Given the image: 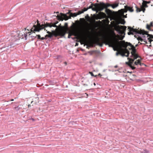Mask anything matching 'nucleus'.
<instances>
[{
    "label": "nucleus",
    "instance_id": "f257e3e1",
    "mask_svg": "<svg viewBox=\"0 0 153 153\" xmlns=\"http://www.w3.org/2000/svg\"><path fill=\"white\" fill-rule=\"evenodd\" d=\"M102 39L109 46L113 48L114 51H117L116 55H120L122 56H128L130 53L129 51L127 49L122 48L121 46L120 47V44L119 41H117L115 37L113 39H111L108 36L104 35Z\"/></svg>",
    "mask_w": 153,
    "mask_h": 153
},
{
    "label": "nucleus",
    "instance_id": "f03ea898",
    "mask_svg": "<svg viewBox=\"0 0 153 153\" xmlns=\"http://www.w3.org/2000/svg\"><path fill=\"white\" fill-rule=\"evenodd\" d=\"M120 46L124 48L128 49L129 50H131V58H128V62H126V64L127 65L131 68L134 70L135 68L132 65L134 60L137 59L138 57V56L136 53V50L135 48V47L131 43L128 42H125V41L123 40L119 41Z\"/></svg>",
    "mask_w": 153,
    "mask_h": 153
},
{
    "label": "nucleus",
    "instance_id": "7ed1b4c3",
    "mask_svg": "<svg viewBox=\"0 0 153 153\" xmlns=\"http://www.w3.org/2000/svg\"><path fill=\"white\" fill-rule=\"evenodd\" d=\"M72 35L76 36L78 39L82 40L87 44H88L91 46H93V45L96 44L101 46L102 44L100 42V39L98 37H97L96 39L92 41L88 42L83 37L82 34L75 30H73L70 31L68 33V38Z\"/></svg>",
    "mask_w": 153,
    "mask_h": 153
},
{
    "label": "nucleus",
    "instance_id": "20e7f679",
    "mask_svg": "<svg viewBox=\"0 0 153 153\" xmlns=\"http://www.w3.org/2000/svg\"><path fill=\"white\" fill-rule=\"evenodd\" d=\"M104 5L102 4V2H100L99 4L96 3L94 4H91L90 6L88 8L89 9H92L94 11H96L97 12L98 11H101L103 10H102V5Z\"/></svg>",
    "mask_w": 153,
    "mask_h": 153
},
{
    "label": "nucleus",
    "instance_id": "39448f33",
    "mask_svg": "<svg viewBox=\"0 0 153 153\" xmlns=\"http://www.w3.org/2000/svg\"><path fill=\"white\" fill-rule=\"evenodd\" d=\"M128 29L129 31V32L128 33V35H130L131 34L134 35V33H138L143 34H148L147 32L144 30H139L137 29H134L130 27H128Z\"/></svg>",
    "mask_w": 153,
    "mask_h": 153
},
{
    "label": "nucleus",
    "instance_id": "423d86ee",
    "mask_svg": "<svg viewBox=\"0 0 153 153\" xmlns=\"http://www.w3.org/2000/svg\"><path fill=\"white\" fill-rule=\"evenodd\" d=\"M126 26H120L118 25L116 27V30L118 32L120 36L119 38L120 40H122L124 37V36H123V34H124V31L126 30Z\"/></svg>",
    "mask_w": 153,
    "mask_h": 153
},
{
    "label": "nucleus",
    "instance_id": "0eeeda50",
    "mask_svg": "<svg viewBox=\"0 0 153 153\" xmlns=\"http://www.w3.org/2000/svg\"><path fill=\"white\" fill-rule=\"evenodd\" d=\"M51 33L53 34V35L55 37L58 36H63L65 33V31L63 29H60L58 30L56 28L55 30H52Z\"/></svg>",
    "mask_w": 153,
    "mask_h": 153
},
{
    "label": "nucleus",
    "instance_id": "6e6552de",
    "mask_svg": "<svg viewBox=\"0 0 153 153\" xmlns=\"http://www.w3.org/2000/svg\"><path fill=\"white\" fill-rule=\"evenodd\" d=\"M56 23H49L48 22H46V23H45L44 24H42L41 25V26L39 29H38L36 31L39 32L40 30L44 29L45 30H46V29L45 28L49 27H57V26L56 25Z\"/></svg>",
    "mask_w": 153,
    "mask_h": 153
},
{
    "label": "nucleus",
    "instance_id": "1a4fd4ad",
    "mask_svg": "<svg viewBox=\"0 0 153 153\" xmlns=\"http://www.w3.org/2000/svg\"><path fill=\"white\" fill-rule=\"evenodd\" d=\"M128 10L130 12H133L134 11L132 7L125 6V9H121L120 10H118V12L121 16H122L123 15L124 13L127 12Z\"/></svg>",
    "mask_w": 153,
    "mask_h": 153
},
{
    "label": "nucleus",
    "instance_id": "9d476101",
    "mask_svg": "<svg viewBox=\"0 0 153 153\" xmlns=\"http://www.w3.org/2000/svg\"><path fill=\"white\" fill-rule=\"evenodd\" d=\"M102 4H103L102 5V10H103L104 8H108V7L111 6L113 8H114L117 7L119 5V3H116L113 4H110L108 3L105 4L103 2H102Z\"/></svg>",
    "mask_w": 153,
    "mask_h": 153
},
{
    "label": "nucleus",
    "instance_id": "9b49d317",
    "mask_svg": "<svg viewBox=\"0 0 153 153\" xmlns=\"http://www.w3.org/2000/svg\"><path fill=\"white\" fill-rule=\"evenodd\" d=\"M57 17L59 20L62 21L63 19L67 20L68 19H71L70 15L69 16H68L67 15L62 13H60V15H57Z\"/></svg>",
    "mask_w": 153,
    "mask_h": 153
},
{
    "label": "nucleus",
    "instance_id": "f8f14e48",
    "mask_svg": "<svg viewBox=\"0 0 153 153\" xmlns=\"http://www.w3.org/2000/svg\"><path fill=\"white\" fill-rule=\"evenodd\" d=\"M14 35L12 36V40L13 41L15 42L16 40L20 39H19V31L15 32L14 34Z\"/></svg>",
    "mask_w": 153,
    "mask_h": 153
},
{
    "label": "nucleus",
    "instance_id": "ddd939ff",
    "mask_svg": "<svg viewBox=\"0 0 153 153\" xmlns=\"http://www.w3.org/2000/svg\"><path fill=\"white\" fill-rule=\"evenodd\" d=\"M97 19H102L106 18L107 16L106 14L103 12H100L98 14L97 16Z\"/></svg>",
    "mask_w": 153,
    "mask_h": 153
},
{
    "label": "nucleus",
    "instance_id": "4468645a",
    "mask_svg": "<svg viewBox=\"0 0 153 153\" xmlns=\"http://www.w3.org/2000/svg\"><path fill=\"white\" fill-rule=\"evenodd\" d=\"M37 25H34L33 27L31 28L32 31H36V30H37L39 28V27L41 26V25L40 23H39V22L38 20H37Z\"/></svg>",
    "mask_w": 153,
    "mask_h": 153
},
{
    "label": "nucleus",
    "instance_id": "2eb2a0df",
    "mask_svg": "<svg viewBox=\"0 0 153 153\" xmlns=\"http://www.w3.org/2000/svg\"><path fill=\"white\" fill-rule=\"evenodd\" d=\"M19 39H22L24 38L25 39H27L26 37L27 36V34H25V33L23 32L21 33L19 31Z\"/></svg>",
    "mask_w": 153,
    "mask_h": 153
},
{
    "label": "nucleus",
    "instance_id": "dca6fc26",
    "mask_svg": "<svg viewBox=\"0 0 153 153\" xmlns=\"http://www.w3.org/2000/svg\"><path fill=\"white\" fill-rule=\"evenodd\" d=\"M125 23V21L124 19L122 18L120 19L117 22V24H121L123 25H124Z\"/></svg>",
    "mask_w": 153,
    "mask_h": 153
},
{
    "label": "nucleus",
    "instance_id": "f3484780",
    "mask_svg": "<svg viewBox=\"0 0 153 153\" xmlns=\"http://www.w3.org/2000/svg\"><path fill=\"white\" fill-rule=\"evenodd\" d=\"M68 13V14L70 13V15L71 18V17H76L77 15H78L77 13H72L69 12V13Z\"/></svg>",
    "mask_w": 153,
    "mask_h": 153
},
{
    "label": "nucleus",
    "instance_id": "a211bd4d",
    "mask_svg": "<svg viewBox=\"0 0 153 153\" xmlns=\"http://www.w3.org/2000/svg\"><path fill=\"white\" fill-rule=\"evenodd\" d=\"M105 9V12L108 15H110L111 13V10L109 9H107V8Z\"/></svg>",
    "mask_w": 153,
    "mask_h": 153
},
{
    "label": "nucleus",
    "instance_id": "6ab92c4d",
    "mask_svg": "<svg viewBox=\"0 0 153 153\" xmlns=\"http://www.w3.org/2000/svg\"><path fill=\"white\" fill-rule=\"evenodd\" d=\"M149 35L147 36V37H148V36H149V37L148 38V39L149 40V42H151V41H152V40L151 39H153V35H150L148 34Z\"/></svg>",
    "mask_w": 153,
    "mask_h": 153
},
{
    "label": "nucleus",
    "instance_id": "aec40b11",
    "mask_svg": "<svg viewBox=\"0 0 153 153\" xmlns=\"http://www.w3.org/2000/svg\"><path fill=\"white\" fill-rule=\"evenodd\" d=\"M147 4V1H143L142 5L145 8L147 7H148V6Z\"/></svg>",
    "mask_w": 153,
    "mask_h": 153
},
{
    "label": "nucleus",
    "instance_id": "412c9836",
    "mask_svg": "<svg viewBox=\"0 0 153 153\" xmlns=\"http://www.w3.org/2000/svg\"><path fill=\"white\" fill-rule=\"evenodd\" d=\"M140 62H141L140 60L139 59L137 60L134 62V64L136 65H140Z\"/></svg>",
    "mask_w": 153,
    "mask_h": 153
},
{
    "label": "nucleus",
    "instance_id": "4be33fe9",
    "mask_svg": "<svg viewBox=\"0 0 153 153\" xmlns=\"http://www.w3.org/2000/svg\"><path fill=\"white\" fill-rule=\"evenodd\" d=\"M28 32H26L25 33V34H27V36H29L30 35L31 33H33L34 31H32V30H31V31L30 32L29 30H28Z\"/></svg>",
    "mask_w": 153,
    "mask_h": 153
},
{
    "label": "nucleus",
    "instance_id": "5701e85b",
    "mask_svg": "<svg viewBox=\"0 0 153 153\" xmlns=\"http://www.w3.org/2000/svg\"><path fill=\"white\" fill-rule=\"evenodd\" d=\"M46 31H47V33L48 34L49 36H50V38H51L53 36V34H52L51 32H50L49 31H47V30H46Z\"/></svg>",
    "mask_w": 153,
    "mask_h": 153
},
{
    "label": "nucleus",
    "instance_id": "b1692460",
    "mask_svg": "<svg viewBox=\"0 0 153 153\" xmlns=\"http://www.w3.org/2000/svg\"><path fill=\"white\" fill-rule=\"evenodd\" d=\"M140 10L141 11H142L143 12H144L146 10L145 7L142 5L140 6Z\"/></svg>",
    "mask_w": 153,
    "mask_h": 153
},
{
    "label": "nucleus",
    "instance_id": "393cba45",
    "mask_svg": "<svg viewBox=\"0 0 153 153\" xmlns=\"http://www.w3.org/2000/svg\"><path fill=\"white\" fill-rule=\"evenodd\" d=\"M138 39L139 41H140L141 42H142L143 41V43H142V44H145V43H147L145 41H144L143 39L141 38H138Z\"/></svg>",
    "mask_w": 153,
    "mask_h": 153
},
{
    "label": "nucleus",
    "instance_id": "a878e982",
    "mask_svg": "<svg viewBox=\"0 0 153 153\" xmlns=\"http://www.w3.org/2000/svg\"><path fill=\"white\" fill-rule=\"evenodd\" d=\"M136 7V11L137 12H140L141 11V10H140V8H139L138 7Z\"/></svg>",
    "mask_w": 153,
    "mask_h": 153
},
{
    "label": "nucleus",
    "instance_id": "bb28decb",
    "mask_svg": "<svg viewBox=\"0 0 153 153\" xmlns=\"http://www.w3.org/2000/svg\"><path fill=\"white\" fill-rule=\"evenodd\" d=\"M84 12H83V10H81V11H79L78 12H77V13H78V15H79L81 13H83Z\"/></svg>",
    "mask_w": 153,
    "mask_h": 153
},
{
    "label": "nucleus",
    "instance_id": "cd10ccee",
    "mask_svg": "<svg viewBox=\"0 0 153 153\" xmlns=\"http://www.w3.org/2000/svg\"><path fill=\"white\" fill-rule=\"evenodd\" d=\"M151 27L149 25L147 24L146 25V28L149 30L150 29V27Z\"/></svg>",
    "mask_w": 153,
    "mask_h": 153
},
{
    "label": "nucleus",
    "instance_id": "c85d7f7f",
    "mask_svg": "<svg viewBox=\"0 0 153 153\" xmlns=\"http://www.w3.org/2000/svg\"><path fill=\"white\" fill-rule=\"evenodd\" d=\"M89 73L91 74V76H94L96 77L97 76V75H96L95 76L93 74L92 72H89Z\"/></svg>",
    "mask_w": 153,
    "mask_h": 153
},
{
    "label": "nucleus",
    "instance_id": "c756f323",
    "mask_svg": "<svg viewBox=\"0 0 153 153\" xmlns=\"http://www.w3.org/2000/svg\"><path fill=\"white\" fill-rule=\"evenodd\" d=\"M88 9V8H85L84 7V9L82 10L83 12H84L85 11H86Z\"/></svg>",
    "mask_w": 153,
    "mask_h": 153
},
{
    "label": "nucleus",
    "instance_id": "7c9ffc66",
    "mask_svg": "<svg viewBox=\"0 0 153 153\" xmlns=\"http://www.w3.org/2000/svg\"><path fill=\"white\" fill-rule=\"evenodd\" d=\"M9 45H8V44H5L4 47L3 48H8L9 47Z\"/></svg>",
    "mask_w": 153,
    "mask_h": 153
},
{
    "label": "nucleus",
    "instance_id": "2f4dec72",
    "mask_svg": "<svg viewBox=\"0 0 153 153\" xmlns=\"http://www.w3.org/2000/svg\"><path fill=\"white\" fill-rule=\"evenodd\" d=\"M148 151L146 150H144V151L141 152V153H148Z\"/></svg>",
    "mask_w": 153,
    "mask_h": 153
},
{
    "label": "nucleus",
    "instance_id": "473e14b6",
    "mask_svg": "<svg viewBox=\"0 0 153 153\" xmlns=\"http://www.w3.org/2000/svg\"><path fill=\"white\" fill-rule=\"evenodd\" d=\"M36 36H37L38 39H40L41 37L39 35H36Z\"/></svg>",
    "mask_w": 153,
    "mask_h": 153
},
{
    "label": "nucleus",
    "instance_id": "72a5a7b5",
    "mask_svg": "<svg viewBox=\"0 0 153 153\" xmlns=\"http://www.w3.org/2000/svg\"><path fill=\"white\" fill-rule=\"evenodd\" d=\"M153 22H151L150 25H149L151 27H152L153 26Z\"/></svg>",
    "mask_w": 153,
    "mask_h": 153
},
{
    "label": "nucleus",
    "instance_id": "f704fd0d",
    "mask_svg": "<svg viewBox=\"0 0 153 153\" xmlns=\"http://www.w3.org/2000/svg\"><path fill=\"white\" fill-rule=\"evenodd\" d=\"M47 38H45V37H41L40 39L43 40L45 39H46Z\"/></svg>",
    "mask_w": 153,
    "mask_h": 153
},
{
    "label": "nucleus",
    "instance_id": "c9c22d12",
    "mask_svg": "<svg viewBox=\"0 0 153 153\" xmlns=\"http://www.w3.org/2000/svg\"><path fill=\"white\" fill-rule=\"evenodd\" d=\"M140 66H143V65H144V66H145V65H144L143 63H141V62L140 63Z\"/></svg>",
    "mask_w": 153,
    "mask_h": 153
},
{
    "label": "nucleus",
    "instance_id": "e433bc0d",
    "mask_svg": "<svg viewBox=\"0 0 153 153\" xmlns=\"http://www.w3.org/2000/svg\"><path fill=\"white\" fill-rule=\"evenodd\" d=\"M50 36H49V34H47L46 35L45 37V38H46L47 37H49V38H50Z\"/></svg>",
    "mask_w": 153,
    "mask_h": 153
},
{
    "label": "nucleus",
    "instance_id": "4c0bfd02",
    "mask_svg": "<svg viewBox=\"0 0 153 153\" xmlns=\"http://www.w3.org/2000/svg\"><path fill=\"white\" fill-rule=\"evenodd\" d=\"M30 120H32V121H35L36 120L35 119H34L33 118H31V119H30Z\"/></svg>",
    "mask_w": 153,
    "mask_h": 153
},
{
    "label": "nucleus",
    "instance_id": "58836bf2",
    "mask_svg": "<svg viewBox=\"0 0 153 153\" xmlns=\"http://www.w3.org/2000/svg\"><path fill=\"white\" fill-rule=\"evenodd\" d=\"M138 45H139L138 44H136L135 45V46L134 47H135V48L136 47L138 46Z\"/></svg>",
    "mask_w": 153,
    "mask_h": 153
},
{
    "label": "nucleus",
    "instance_id": "ea45409f",
    "mask_svg": "<svg viewBox=\"0 0 153 153\" xmlns=\"http://www.w3.org/2000/svg\"><path fill=\"white\" fill-rule=\"evenodd\" d=\"M98 75L100 76V77H101V76H102V75H101L100 73H99Z\"/></svg>",
    "mask_w": 153,
    "mask_h": 153
},
{
    "label": "nucleus",
    "instance_id": "a19ab883",
    "mask_svg": "<svg viewBox=\"0 0 153 153\" xmlns=\"http://www.w3.org/2000/svg\"><path fill=\"white\" fill-rule=\"evenodd\" d=\"M142 44V43H140V42H138V45H139V44H140V45H141V44Z\"/></svg>",
    "mask_w": 153,
    "mask_h": 153
},
{
    "label": "nucleus",
    "instance_id": "79ce46f5",
    "mask_svg": "<svg viewBox=\"0 0 153 153\" xmlns=\"http://www.w3.org/2000/svg\"><path fill=\"white\" fill-rule=\"evenodd\" d=\"M31 105H30L29 104L28 105V108H29L30 107Z\"/></svg>",
    "mask_w": 153,
    "mask_h": 153
},
{
    "label": "nucleus",
    "instance_id": "37998d69",
    "mask_svg": "<svg viewBox=\"0 0 153 153\" xmlns=\"http://www.w3.org/2000/svg\"><path fill=\"white\" fill-rule=\"evenodd\" d=\"M78 45V43H76L75 46H77Z\"/></svg>",
    "mask_w": 153,
    "mask_h": 153
},
{
    "label": "nucleus",
    "instance_id": "c03bdc74",
    "mask_svg": "<svg viewBox=\"0 0 153 153\" xmlns=\"http://www.w3.org/2000/svg\"><path fill=\"white\" fill-rule=\"evenodd\" d=\"M124 17H125V18H126L127 17L126 15V16L124 15Z\"/></svg>",
    "mask_w": 153,
    "mask_h": 153
},
{
    "label": "nucleus",
    "instance_id": "a18cd8bd",
    "mask_svg": "<svg viewBox=\"0 0 153 153\" xmlns=\"http://www.w3.org/2000/svg\"><path fill=\"white\" fill-rule=\"evenodd\" d=\"M150 3L149 1H147V4H148Z\"/></svg>",
    "mask_w": 153,
    "mask_h": 153
},
{
    "label": "nucleus",
    "instance_id": "49530a36",
    "mask_svg": "<svg viewBox=\"0 0 153 153\" xmlns=\"http://www.w3.org/2000/svg\"><path fill=\"white\" fill-rule=\"evenodd\" d=\"M87 96V97L88 96V94H87L86 93L85 94Z\"/></svg>",
    "mask_w": 153,
    "mask_h": 153
},
{
    "label": "nucleus",
    "instance_id": "de8ad7c7",
    "mask_svg": "<svg viewBox=\"0 0 153 153\" xmlns=\"http://www.w3.org/2000/svg\"><path fill=\"white\" fill-rule=\"evenodd\" d=\"M13 100H14L13 99H12V100H11V101H13Z\"/></svg>",
    "mask_w": 153,
    "mask_h": 153
},
{
    "label": "nucleus",
    "instance_id": "09e8293b",
    "mask_svg": "<svg viewBox=\"0 0 153 153\" xmlns=\"http://www.w3.org/2000/svg\"><path fill=\"white\" fill-rule=\"evenodd\" d=\"M114 35L115 36V34L114 33Z\"/></svg>",
    "mask_w": 153,
    "mask_h": 153
},
{
    "label": "nucleus",
    "instance_id": "8fccbe9b",
    "mask_svg": "<svg viewBox=\"0 0 153 153\" xmlns=\"http://www.w3.org/2000/svg\"><path fill=\"white\" fill-rule=\"evenodd\" d=\"M94 85H95V83H94Z\"/></svg>",
    "mask_w": 153,
    "mask_h": 153
},
{
    "label": "nucleus",
    "instance_id": "3c124183",
    "mask_svg": "<svg viewBox=\"0 0 153 153\" xmlns=\"http://www.w3.org/2000/svg\"><path fill=\"white\" fill-rule=\"evenodd\" d=\"M33 102V101H32L31 102V103H32Z\"/></svg>",
    "mask_w": 153,
    "mask_h": 153
},
{
    "label": "nucleus",
    "instance_id": "603ef678",
    "mask_svg": "<svg viewBox=\"0 0 153 153\" xmlns=\"http://www.w3.org/2000/svg\"><path fill=\"white\" fill-rule=\"evenodd\" d=\"M56 13H59V12H57Z\"/></svg>",
    "mask_w": 153,
    "mask_h": 153
},
{
    "label": "nucleus",
    "instance_id": "864d4df0",
    "mask_svg": "<svg viewBox=\"0 0 153 153\" xmlns=\"http://www.w3.org/2000/svg\"><path fill=\"white\" fill-rule=\"evenodd\" d=\"M65 64H66V62H65Z\"/></svg>",
    "mask_w": 153,
    "mask_h": 153
}]
</instances>
